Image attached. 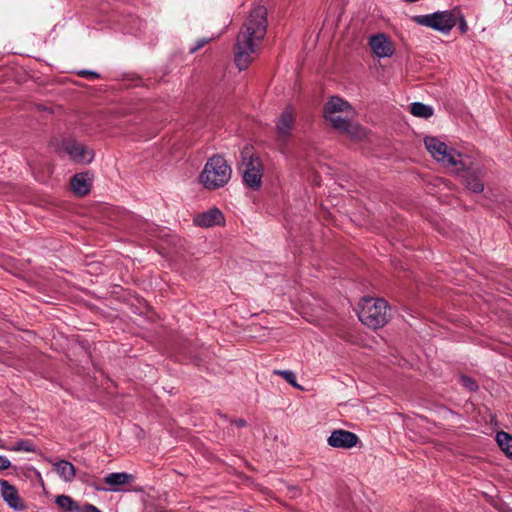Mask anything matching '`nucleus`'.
<instances>
[{
  "label": "nucleus",
  "instance_id": "11",
  "mask_svg": "<svg viewBox=\"0 0 512 512\" xmlns=\"http://www.w3.org/2000/svg\"><path fill=\"white\" fill-rule=\"evenodd\" d=\"M0 486L1 496L10 508L15 511H24L26 509V505L20 498L15 486L6 480H0Z\"/></svg>",
  "mask_w": 512,
  "mask_h": 512
},
{
  "label": "nucleus",
  "instance_id": "8",
  "mask_svg": "<svg viewBox=\"0 0 512 512\" xmlns=\"http://www.w3.org/2000/svg\"><path fill=\"white\" fill-rule=\"evenodd\" d=\"M296 114L291 107H287L276 121V137L282 145L288 144L292 138Z\"/></svg>",
  "mask_w": 512,
  "mask_h": 512
},
{
  "label": "nucleus",
  "instance_id": "26",
  "mask_svg": "<svg viewBox=\"0 0 512 512\" xmlns=\"http://www.w3.org/2000/svg\"><path fill=\"white\" fill-rule=\"evenodd\" d=\"M208 43V40L206 39H201V40H198L196 42V46L194 48L191 49V52H195L197 50H199L200 48H202L203 46H205L206 44Z\"/></svg>",
  "mask_w": 512,
  "mask_h": 512
},
{
  "label": "nucleus",
  "instance_id": "4",
  "mask_svg": "<svg viewBox=\"0 0 512 512\" xmlns=\"http://www.w3.org/2000/svg\"><path fill=\"white\" fill-rule=\"evenodd\" d=\"M232 169L221 155H213L199 175V182L208 190L224 187L230 180Z\"/></svg>",
  "mask_w": 512,
  "mask_h": 512
},
{
  "label": "nucleus",
  "instance_id": "15",
  "mask_svg": "<svg viewBox=\"0 0 512 512\" xmlns=\"http://www.w3.org/2000/svg\"><path fill=\"white\" fill-rule=\"evenodd\" d=\"M134 476L126 472H116L106 475L103 479L104 483L111 487L113 491H118V486L126 485L133 481Z\"/></svg>",
  "mask_w": 512,
  "mask_h": 512
},
{
  "label": "nucleus",
  "instance_id": "28",
  "mask_svg": "<svg viewBox=\"0 0 512 512\" xmlns=\"http://www.w3.org/2000/svg\"><path fill=\"white\" fill-rule=\"evenodd\" d=\"M236 424H237L238 426H245V425H246V422H245L244 420H238V421H236Z\"/></svg>",
  "mask_w": 512,
  "mask_h": 512
},
{
  "label": "nucleus",
  "instance_id": "24",
  "mask_svg": "<svg viewBox=\"0 0 512 512\" xmlns=\"http://www.w3.org/2000/svg\"><path fill=\"white\" fill-rule=\"evenodd\" d=\"M10 466V460L5 456H0V471L8 469Z\"/></svg>",
  "mask_w": 512,
  "mask_h": 512
},
{
  "label": "nucleus",
  "instance_id": "6",
  "mask_svg": "<svg viewBox=\"0 0 512 512\" xmlns=\"http://www.w3.org/2000/svg\"><path fill=\"white\" fill-rule=\"evenodd\" d=\"M241 171L244 183L253 190L262 184L263 164L253 147L246 146L241 150Z\"/></svg>",
  "mask_w": 512,
  "mask_h": 512
},
{
  "label": "nucleus",
  "instance_id": "12",
  "mask_svg": "<svg viewBox=\"0 0 512 512\" xmlns=\"http://www.w3.org/2000/svg\"><path fill=\"white\" fill-rule=\"evenodd\" d=\"M369 45L372 52L380 58L391 57L395 52L393 42L382 33L371 36Z\"/></svg>",
  "mask_w": 512,
  "mask_h": 512
},
{
  "label": "nucleus",
  "instance_id": "27",
  "mask_svg": "<svg viewBox=\"0 0 512 512\" xmlns=\"http://www.w3.org/2000/svg\"><path fill=\"white\" fill-rule=\"evenodd\" d=\"M80 75H82V76H89V77H91V78H96V77H98V74H97V73H95V72H92V71H81V72H80Z\"/></svg>",
  "mask_w": 512,
  "mask_h": 512
},
{
  "label": "nucleus",
  "instance_id": "18",
  "mask_svg": "<svg viewBox=\"0 0 512 512\" xmlns=\"http://www.w3.org/2000/svg\"><path fill=\"white\" fill-rule=\"evenodd\" d=\"M412 115L420 118H429L433 115V108L429 105L420 103V102H414L410 105L409 108Z\"/></svg>",
  "mask_w": 512,
  "mask_h": 512
},
{
  "label": "nucleus",
  "instance_id": "21",
  "mask_svg": "<svg viewBox=\"0 0 512 512\" xmlns=\"http://www.w3.org/2000/svg\"><path fill=\"white\" fill-rule=\"evenodd\" d=\"M466 186L468 189L475 193H480L484 189L482 181L477 176L474 175H469L466 178Z\"/></svg>",
  "mask_w": 512,
  "mask_h": 512
},
{
  "label": "nucleus",
  "instance_id": "29",
  "mask_svg": "<svg viewBox=\"0 0 512 512\" xmlns=\"http://www.w3.org/2000/svg\"><path fill=\"white\" fill-rule=\"evenodd\" d=\"M0 448H1V449H5V448H6V446L2 443V441H1V440H0Z\"/></svg>",
  "mask_w": 512,
  "mask_h": 512
},
{
  "label": "nucleus",
  "instance_id": "25",
  "mask_svg": "<svg viewBox=\"0 0 512 512\" xmlns=\"http://www.w3.org/2000/svg\"><path fill=\"white\" fill-rule=\"evenodd\" d=\"M80 512H102L96 506L92 504H85L82 508H80Z\"/></svg>",
  "mask_w": 512,
  "mask_h": 512
},
{
  "label": "nucleus",
  "instance_id": "23",
  "mask_svg": "<svg viewBox=\"0 0 512 512\" xmlns=\"http://www.w3.org/2000/svg\"><path fill=\"white\" fill-rule=\"evenodd\" d=\"M460 381H461V384L464 387H466L469 391H475L478 388L476 382L470 377L461 376Z\"/></svg>",
  "mask_w": 512,
  "mask_h": 512
},
{
  "label": "nucleus",
  "instance_id": "13",
  "mask_svg": "<svg viewBox=\"0 0 512 512\" xmlns=\"http://www.w3.org/2000/svg\"><path fill=\"white\" fill-rule=\"evenodd\" d=\"M223 222L224 216L217 208H212L206 212L198 214L194 218V223L201 227H212L214 225H220Z\"/></svg>",
  "mask_w": 512,
  "mask_h": 512
},
{
  "label": "nucleus",
  "instance_id": "7",
  "mask_svg": "<svg viewBox=\"0 0 512 512\" xmlns=\"http://www.w3.org/2000/svg\"><path fill=\"white\" fill-rule=\"evenodd\" d=\"M412 19L419 25L430 27L444 34L449 33L456 24V19L450 11L435 12L427 15H417Z\"/></svg>",
  "mask_w": 512,
  "mask_h": 512
},
{
  "label": "nucleus",
  "instance_id": "14",
  "mask_svg": "<svg viewBox=\"0 0 512 512\" xmlns=\"http://www.w3.org/2000/svg\"><path fill=\"white\" fill-rule=\"evenodd\" d=\"M71 188L78 196L88 194L91 188V178L88 173H78L71 179Z\"/></svg>",
  "mask_w": 512,
  "mask_h": 512
},
{
  "label": "nucleus",
  "instance_id": "10",
  "mask_svg": "<svg viewBox=\"0 0 512 512\" xmlns=\"http://www.w3.org/2000/svg\"><path fill=\"white\" fill-rule=\"evenodd\" d=\"M358 441L355 433L343 429L334 430L327 439L329 446L341 449H350L356 446Z\"/></svg>",
  "mask_w": 512,
  "mask_h": 512
},
{
  "label": "nucleus",
  "instance_id": "1",
  "mask_svg": "<svg viewBox=\"0 0 512 512\" xmlns=\"http://www.w3.org/2000/svg\"><path fill=\"white\" fill-rule=\"evenodd\" d=\"M267 29V10L263 6L254 8L244 27L237 36L235 44V63L240 70H244L253 60L260 42Z\"/></svg>",
  "mask_w": 512,
  "mask_h": 512
},
{
  "label": "nucleus",
  "instance_id": "2",
  "mask_svg": "<svg viewBox=\"0 0 512 512\" xmlns=\"http://www.w3.org/2000/svg\"><path fill=\"white\" fill-rule=\"evenodd\" d=\"M324 118L330 125L351 140L360 141L367 135L366 129L360 124L351 121L355 111L344 99L333 96L324 105Z\"/></svg>",
  "mask_w": 512,
  "mask_h": 512
},
{
  "label": "nucleus",
  "instance_id": "5",
  "mask_svg": "<svg viewBox=\"0 0 512 512\" xmlns=\"http://www.w3.org/2000/svg\"><path fill=\"white\" fill-rule=\"evenodd\" d=\"M358 313L360 321L373 329L383 327L389 319V307L384 299L364 297Z\"/></svg>",
  "mask_w": 512,
  "mask_h": 512
},
{
  "label": "nucleus",
  "instance_id": "3",
  "mask_svg": "<svg viewBox=\"0 0 512 512\" xmlns=\"http://www.w3.org/2000/svg\"><path fill=\"white\" fill-rule=\"evenodd\" d=\"M424 144L431 156L446 168L460 172L469 170L473 166V161L469 156L459 153L437 137H425Z\"/></svg>",
  "mask_w": 512,
  "mask_h": 512
},
{
  "label": "nucleus",
  "instance_id": "20",
  "mask_svg": "<svg viewBox=\"0 0 512 512\" xmlns=\"http://www.w3.org/2000/svg\"><path fill=\"white\" fill-rule=\"evenodd\" d=\"M5 449L11 450V451L34 452L35 446L29 440H20V441L16 442L15 445H13L12 447L6 446Z\"/></svg>",
  "mask_w": 512,
  "mask_h": 512
},
{
  "label": "nucleus",
  "instance_id": "19",
  "mask_svg": "<svg viewBox=\"0 0 512 512\" xmlns=\"http://www.w3.org/2000/svg\"><path fill=\"white\" fill-rule=\"evenodd\" d=\"M496 440L501 450L510 458H512V436L506 432H498Z\"/></svg>",
  "mask_w": 512,
  "mask_h": 512
},
{
  "label": "nucleus",
  "instance_id": "9",
  "mask_svg": "<svg viewBox=\"0 0 512 512\" xmlns=\"http://www.w3.org/2000/svg\"><path fill=\"white\" fill-rule=\"evenodd\" d=\"M61 149L72 161L77 163H90L94 159L93 150L72 138L64 139L61 144Z\"/></svg>",
  "mask_w": 512,
  "mask_h": 512
},
{
  "label": "nucleus",
  "instance_id": "17",
  "mask_svg": "<svg viewBox=\"0 0 512 512\" xmlns=\"http://www.w3.org/2000/svg\"><path fill=\"white\" fill-rule=\"evenodd\" d=\"M55 502L64 512H80L79 505L70 496L59 495Z\"/></svg>",
  "mask_w": 512,
  "mask_h": 512
},
{
  "label": "nucleus",
  "instance_id": "16",
  "mask_svg": "<svg viewBox=\"0 0 512 512\" xmlns=\"http://www.w3.org/2000/svg\"><path fill=\"white\" fill-rule=\"evenodd\" d=\"M54 470L59 477L65 482H71L75 478V467L72 463L61 460L54 464Z\"/></svg>",
  "mask_w": 512,
  "mask_h": 512
},
{
  "label": "nucleus",
  "instance_id": "22",
  "mask_svg": "<svg viewBox=\"0 0 512 512\" xmlns=\"http://www.w3.org/2000/svg\"><path fill=\"white\" fill-rule=\"evenodd\" d=\"M275 373L280 375L282 378H284L292 386L297 387V388L299 387V385L296 383V375L293 371L277 370V371H275Z\"/></svg>",
  "mask_w": 512,
  "mask_h": 512
}]
</instances>
